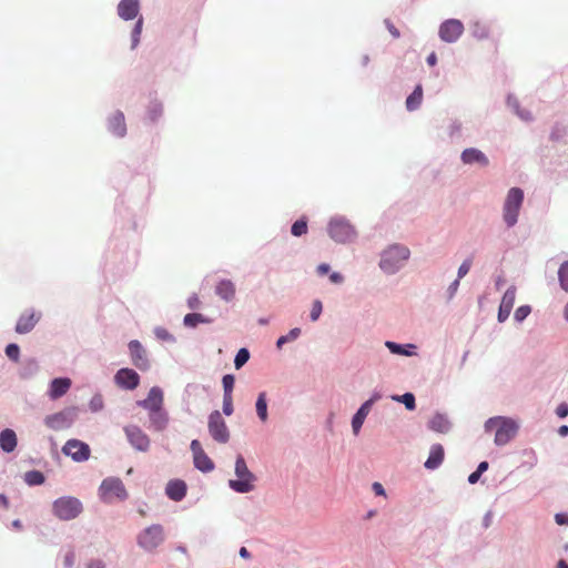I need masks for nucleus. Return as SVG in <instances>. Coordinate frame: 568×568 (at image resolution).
I'll list each match as a JSON object with an SVG mask.
<instances>
[{
  "mask_svg": "<svg viewBox=\"0 0 568 568\" xmlns=\"http://www.w3.org/2000/svg\"><path fill=\"white\" fill-rule=\"evenodd\" d=\"M485 428L487 432L496 429L495 444L503 446L515 437L518 425L510 418L493 417L486 422Z\"/></svg>",
  "mask_w": 568,
  "mask_h": 568,
  "instance_id": "1",
  "label": "nucleus"
},
{
  "mask_svg": "<svg viewBox=\"0 0 568 568\" xmlns=\"http://www.w3.org/2000/svg\"><path fill=\"white\" fill-rule=\"evenodd\" d=\"M235 475L237 479L229 481L230 487L236 493H248L254 489L255 476L247 468L246 462L242 455L236 457Z\"/></svg>",
  "mask_w": 568,
  "mask_h": 568,
  "instance_id": "2",
  "label": "nucleus"
},
{
  "mask_svg": "<svg viewBox=\"0 0 568 568\" xmlns=\"http://www.w3.org/2000/svg\"><path fill=\"white\" fill-rule=\"evenodd\" d=\"M524 201V192L519 187H511L506 196L503 217L508 227L517 223L519 211Z\"/></svg>",
  "mask_w": 568,
  "mask_h": 568,
  "instance_id": "3",
  "label": "nucleus"
},
{
  "mask_svg": "<svg viewBox=\"0 0 568 568\" xmlns=\"http://www.w3.org/2000/svg\"><path fill=\"white\" fill-rule=\"evenodd\" d=\"M409 257V250L405 246L393 245L384 251L379 266L387 273L396 272Z\"/></svg>",
  "mask_w": 568,
  "mask_h": 568,
  "instance_id": "4",
  "label": "nucleus"
},
{
  "mask_svg": "<svg viewBox=\"0 0 568 568\" xmlns=\"http://www.w3.org/2000/svg\"><path fill=\"white\" fill-rule=\"evenodd\" d=\"M99 495L104 503L109 504L128 498V491L123 481L116 477L105 478L100 485Z\"/></svg>",
  "mask_w": 568,
  "mask_h": 568,
  "instance_id": "5",
  "label": "nucleus"
},
{
  "mask_svg": "<svg viewBox=\"0 0 568 568\" xmlns=\"http://www.w3.org/2000/svg\"><path fill=\"white\" fill-rule=\"evenodd\" d=\"M52 510L59 519L71 520L81 514L82 504L75 497H61L53 503Z\"/></svg>",
  "mask_w": 568,
  "mask_h": 568,
  "instance_id": "6",
  "label": "nucleus"
},
{
  "mask_svg": "<svg viewBox=\"0 0 568 568\" xmlns=\"http://www.w3.org/2000/svg\"><path fill=\"white\" fill-rule=\"evenodd\" d=\"M163 540L164 532L161 525H152L145 528L138 537L139 546L148 551L154 550Z\"/></svg>",
  "mask_w": 568,
  "mask_h": 568,
  "instance_id": "7",
  "label": "nucleus"
},
{
  "mask_svg": "<svg viewBox=\"0 0 568 568\" xmlns=\"http://www.w3.org/2000/svg\"><path fill=\"white\" fill-rule=\"evenodd\" d=\"M209 433L212 438L221 444H226L230 439V430L224 418L219 410H214L209 416Z\"/></svg>",
  "mask_w": 568,
  "mask_h": 568,
  "instance_id": "8",
  "label": "nucleus"
},
{
  "mask_svg": "<svg viewBox=\"0 0 568 568\" xmlns=\"http://www.w3.org/2000/svg\"><path fill=\"white\" fill-rule=\"evenodd\" d=\"M62 453L71 457L74 462L81 463L90 458V447L79 439H69L62 447Z\"/></svg>",
  "mask_w": 568,
  "mask_h": 568,
  "instance_id": "9",
  "label": "nucleus"
},
{
  "mask_svg": "<svg viewBox=\"0 0 568 568\" xmlns=\"http://www.w3.org/2000/svg\"><path fill=\"white\" fill-rule=\"evenodd\" d=\"M329 236L339 243L352 241L355 232L352 225L344 220H332L328 225Z\"/></svg>",
  "mask_w": 568,
  "mask_h": 568,
  "instance_id": "10",
  "label": "nucleus"
},
{
  "mask_svg": "<svg viewBox=\"0 0 568 568\" xmlns=\"http://www.w3.org/2000/svg\"><path fill=\"white\" fill-rule=\"evenodd\" d=\"M464 32V24L457 19H449L439 27V37L445 42H455Z\"/></svg>",
  "mask_w": 568,
  "mask_h": 568,
  "instance_id": "11",
  "label": "nucleus"
},
{
  "mask_svg": "<svg viewBox=\"0 0 568 568\" xmlns=\"http://www.w3.org/2000/svg\"><path fill=\"white\" fill-rule=\"evenodd\" d=\"M124 433L130 444L140 452H146L150 447L149 436L138 426L130 425L124 427Z\"/></svg>",
  "mask_w": 568,
  "mask_h": 568,
  "instance_id": "12",
  "label": "nucleus"
},
{
  "mask_svg": "<svg viewBox=\"0 0 568 568\" xmlns=\"http://www.w3.org/2000/svg\"><path fill=\"white\" fill-rule=\"evenodd\" d=\"M191 450L193 454L194 466L203 471L209 473L214 469V463L212 459L205 454L202 448L201 443L197 439H193L191 442Z\"/></svg>",
  "mask_w": 568,
  "mask_h": 568,
  "instance_id": "13",
  "label": "nucleus"
},
{
  "mask_svg": "<svg viewBox=\"0 0 568 568\" xmlns=\"http://www.w3.org/2000/svg\"><path fill=\"white\" fill-rule=\"evenodd\" d=\"M74 414L71 409L58 412L52 415H48L44 418V424L47 427L53 430H61L71 426L73 422Z\"/></svg>",
  "mask_w": 568,
  "mask_h": 568,
  "instance_id": "14",
  "label": "nucleus"
},
{
  "mask_svg": "<svg viewBox=\"0 0 568 568\" xmlns=\"http://www.w3.org/2000/svg\"><path fill=\"white\" fill-rule=\"evenodd\" d=\"M129 352L131 362L136 368L140 371H146L150 367L146 351L139 341L133 339L129 343Z\"/></svg>",
  "mask_w": 568,
  "mask_h": 568,
  "instance_id": "15",
  "label": "nucleus"
},
{
  "mask_svg": "<svg viewBox=\"0 0 568 568\" xmlns=\"http://www.w3.org/2000/svg\"><path fill=\"white\" fill-rule=\"evenodd\" d=\"M114 382L121 388L133 390L140 384V376L134 369L121 368L116 372Z\"/></svg>",
  "mask_w": 568,
  "mask_h": 568,
  "instance_id": "16",
  "label": "nucleus"
},
{
  "mask_svg": "<svg viewBox=\"0 0 568 568\" xmlns=\"http://www.w3.org/2000/svg\"><path fill=\"white\" fill-rule=\"evenodd\" d=\"M163 390L158 386H153L149 390L146 398L139 400L138 405L150 413L163 408Z\"/></svg>",
  "mask_w": 568,
  "mask_h": 568,
  "instance_id": "17",
  "label": "nucleus"
},
{
  "mask_svg": "<svg viewBox=\"0 0 568 568\" xmlns=\"http://www.w3.org/2000/svg\"><path fill=\"white\" fill-rule=\"evenodd\" d=\"M40 320V314L34 311L24 312L18 320L16 332L18 334H27L31 332Z\"/></svg>",
  "mask_w": 568,
  "mask_h": 568,
  "instance_id": "18",
  "label": "nucleus"
},
{
  "mask_svg": "<svg viewBox=\"0 0 568 568\" xmlns=\"http://www.w3.org/2000/svg\"><path fill=\"white\" fill-rule=\"evenodd\" d=\"M515 298H516V288L514 286L509 287L503 298H501V302H500V305H499V311H498V321L499 322H505L513 307H514V303H515Z\"/></svg>",
  "mask_w": 568,
  "mask_h": 568,
  "instance_id": "19",
  "label": "nucleus"
},
{
  "mask_svg": "<svg viewBox=\"0 0 568 568\" xmlns=\"http://www.w3.org/2000/svg\"><path fill=\"white\" fill-rule=\"evenodd\" d=\"M379 398L378 395H374L372 398H369L368 400H366L361 407L359 409L357 410V413L354 415L353 419H352V428H353V432L355 435L358 434L366 416L368 415V413L371 412V408L374 404L375 400H377Z\"/></svg>",
  "mask_w": 568,
  "mask_h": 568,
  "instance_id": "20",
  "label": "nucleus"
},
{
  "mask_svg": "<svg viewBox=\"0 0 568 568\" xmlns=\"http://www.w3.org/2000/svg\"><path fill=\"white\" fill-rule=\"evenodd\" d=\"M165 493L170 499L180 501L186 495V485L180 479L170 480L166 485Z\"/></svg>",
  "mask_w": 568,
  "mask_h": 568,
  "instance_id": "21",
  "label": "nucleus"
},
{
  "mask_svg": "<svg viewBox=\"0 0 568 568\" xmlns=\"http://www.w3.org/2000/svg\"><path fill=\"white\" fill-rule=\"evenodd\" d=\"M139 13V0H121L118 14L124 20H132Z\"/></svg>",
  "mask_w": 568,
  "mask_h": 568,
  "instance_id": "22",
  "label": "nucleus"
},
{
  "mask_svg": "<svg viewBox=\"0 0 568 568\" xmlns=\"http://www.w3.org/2000/svg\"><path fill=\"white\" fill-rule=\"evenodd\" d=\"M462 161L465 164L478 163L481 166H487L489 164L487 156L480 150L474 148H469L463 151Z\"/></svg>",
  "mask_w": 568,
  "mask_h": 568,
  "instance_id": "23",
  "label": "nucleus"
},
{
  "mask_svg": "<svg viewBox=\"0 0 568 568\" xmlns=\"http://www.w3.org/2000/svg\"><path fill=\"white\" fill-rule=\"evenodd\" d=\"M445 452L440 444H435L430 447L429 456L425 462L424 466L427 469H436L444 460Z\"/></svg>",
  "mask_w": 568,
  "mask_h": 568,
  "instance_id": "24",
  "label": "nucleus"
},
{
  "mask_svg": "<svg viewBox=\"0 0 568 568\" xmlns=\"http://www.w3.org/2000/svg\"><path fill=\"white\" fill-rule=\"evenodd\" d=\"M71 387V379L70 378H54L51 382L50 389H49V396L52 399H58Z\"/></svg>",
  "mask_w": 568,
  "mask_h": 568,
  "instance_id": "25",
  "label": "nucleus"
},
{
  "mask_svg": "<svg viewBox=\"0 0 568 568\" xmlns=\"http://www.w3.org/2000/svg\"><path fill=\"white\" fill-rule=\"evenodd\" d=\"M150 426L156 432H162L169 424L168 413L161 408L149 413Z\"/></svg>",
  "mask_w": 568,
  "mask_h": 568,
  "instance_id": "26",
  "label": "nucleus"
},
{
  "mask_svg": "<svg viewBox=\"0 0 568 568\" xmlns=\"http://www.w3.org/2000/svg\"><path fill=\"white\" fill-rule=\"evenodd\" d=\"M235 285L230 280H221L215 286V293L222 300L230 302L235 297Z\"/></svg>",
  "mask_w": 568,
  "mask_h": 568,
  "instance_id": "27",
  "label": "nucleus"
},
{
  "mask_svg": "<svg viewBox=\"0 0 568 568\" xmlns=\"http://www.w3.org/2000/svg\"><path fill=\"white\" fill-rule=\"evenodd\" d=\"M109 128L116 136H124L126 133L124 114L120 111L115 112L109 120Z\"/></svg>",
  "mask_w": 568,
  "mask_h": 568,
  "instance_id": "28",
  "label": "nucleus"
},
{
  "mask_svg": "<svg viewBox=\"0 0 568 568\" xmlns=\"http://www.w3.org/2000/svg\"><path fill=\"white\" fill-rule=\"evenodd\" d=\"M0 446L7 453H11L14 450V448L17 447V436L12 429L7 428L1 432Z\"/></svg>",
  "mask_w": 568,
  "mask_h": 568,
  "instance_id": "29",
  "label": "nucleus"
},
{
  "mask_svg": "<svg viewBox=\"0 0 568 568\" xmlns=\"http://www.w3.org/2000/svg\"><path fill=\"white\" fill-rule=\"evenodd\" d=\"M428 427L437 433H447L449 430L450 423L444 415L436 414L430 418Z\"/></svg>",
  "mask_w": 568,
  "mask_h": 568,
  "instance_id": "30",
  "label": "nucleus"
},
{
  "mask_svg": "<svg viewBox=\"0 0 568 568\" xmlns=\"http://www.w3.org/2000/svg\"><path fill=\"white\" fill-rule=\"evenodd\" d=\"M423 101V88L418 84L406 99V108L408 111L417 110Z\"/></svg>",
  "mask_w": 568,
  "mask_h": 568,
  "instance_id": "31",
  "label": "nucleus"
},
{
  "mask_svg": "<svg viewBox=\"0 0 568 568\" xmlns=\"http://www.w3.org/2000/svg\"><path fill=\"white\" fill-rule=\"evenodd\" d=\"M200 323L209 324L211 320L201 313H189L183 318V324L187 327H196Z\"/></svg>",
  "mask_w": 568,
  "mask_h": 568,
  "instance_id": "32",
  "label": "nucleus"
},
{
  "mask_svg": "<svg viewBox=\"0 0 568 568\" xmlns=\"http://www.w3.org/2000/svg\"><path fill=\"white\" fill-rule=\"evenodd\" d=\"M255 407H256V413H257L258 418L262 422H266L267 420L266 393L262 392L258 394Z\"/></svg>",
  "mask_w": 568,
  "mask_h": 568,
  "instance_id": "33",
  "label": "nucleus"
},
{
  "mask_svg": "<svg viewBox=\"0 0 568 568\" xmlns=\"http://www.w3.org/2000/svg\"><path fill=\"white\" fill-rule=\"evenodd\" d=\"M26 481L29 485H41L44 483V475L38 470H31L26 473Z\"/></svg>",
  "mask_w": 568,
  "mask_h": 568,
  "instance_id": "34",
  "label": "nucleus"
},
{
  "mask_svg": "<svg viewBox=\"0 0 568 568\" xmlns=\"http://www.w3.org/2000/svg\"><path fill=\"white\" fill-rule=\"evenodd\" d=\"M558 277L561 288L568 292V261L564 262L559 267Z\"/></svg>",
  "mask_w": 568,
  "mask_h": 568,
  "instance_id": "35",
  "label": "nucleus"
},
{
  "mask_svg": "<svg viewBox=\"0 0 568 568\" xmlns=\"http://www.w3.org/2000/svg\"><path fill=\"white\" fill-rule=\"evenodd\" d=\"M291 232L294 236H302L307 232V222L304 219L297 220L293 223Z\"/></svg>",
  "mask_w": 568,
  "mask_h": 568,
  "instance_id": "36",
  "label": "nucleus"
},
{
  "mask_svg": "<svg viewBox=\"0 0 568 568\" xmlns=\"http://www.w3.org/2000/svg\"><path fill=\"white\" fill-rule=\"evenodd\" d=\"M300 334L301 329L298 327L291 329L287 335H283L277 339L276 346L281 348L283 344L296 339L300 336Z\"/></svg>",
  "mask_w": 568,
  "mask_h": 568,
  "instance_id": "37",
  "label": "nucleus"
},
{
  "mask_svg": "<svg viewBox=\"0 0 568 568\" xmlns=\"http://www.w3.org/2000/svg\"><path fill=\"white\" fill-rule=\"evenodd\" d=\"M394 399L402 402L405 405V407L409 410L415 409V396L412 393H406L402 396H396L394 397Z\"/></svg>",
  "mask_w": 568,
  "mask_h": 568,
  "instance_id": "38",
  "label": "nucleus"
},
{
  "mask_svg": "<svg viewBox=\"0 0 568 568\" xmlns=\"http://www.w3.org/2000/svg\"><path fill=\"white\" fill-rule=\"evenodd\" d=\"M250 358V353L246 348H241L235 358H234V365H235V368L239 369L241 368L244 364H246V362L248 361Z\"/></svg>",
  "mask_w": 568,
  "mask_h": 568,
  "instance_id": "39",
  "label": "nucleus"
},
{
  "mask_svg": "<svg viewBox=\"0 0 568 568\" xmlns=\"http://www.w3.org/2000/svg\"><path fill=\"white\" fill-rule=\"evenodd\" d=\"M235 378L233 375L227 374L222 378V384L224 388V395H232L234 388Z\"/></svg>",
  "mask_w": 568,
  "mask_h": 568,
  "instance_id": "40",
  "label": "nucleus"
},
{
  "mask_svg": "<svg viewBox=\"0 0 568 568\" xmlns=\"http://www.w3.org/2000/svg\"><path fill=\"white\" fill-rule=\"evenodd\" d=\"M142 24H143V19L140 18L134 28H133V31H132V48H135L139 42H140V36H141V32H142Z\"/></svg>",
  "mask_w": 568,
  "mask_h": 568,
  "instance_id": "41",
  "label": "nucleus"
},
{
  "mask_svg": "<svg viewBox=\"0 0 568 568\" xmlns=\"http://www.w3.org/2000/svg\"><path fill=\"white\" fill-rule=\"evenodd\" d=\"M6 355L13 362H18L20 358V348L17 344L12 343L6 347Z\"/></svg>",
  "mask_w": 568,
  "mask_h": 568,
  "instance_id": "42",
  "label": "nucleus"
},
{
  "mask_svg": "<svg viewBox=\"0 0 568 568\" xmlns=\"http://www.w3.org/2000/svg\"><path fill=\"white\" fill-rule=\"evenodd\" d=\"M223 413L226 416H231L233 414V397H232V395L223 396Z\"/></svg>",
  "mask_w": 568,
  "mask_h": 568,
  "instance_id": "43",
  "label": "nucleus"
},
{
  "mask_svg": "<svg viewBox=\"0 0 568 568\" xmlns=\"http://www.w3.org/2000/svg\"><path fill=\"white\" fill-rule=\"evenodd\" d=\"M530 306L528 305H524V306H520L518 307L516 311H515V320L518 321V322H521L524 321L530 313Z\"/></svg>",
  "mask_w": 568,
  "mask_h": 568,
  "instance_id": "44",
  "label": "nucleus"
},
{
  "mask_svg": "<svg viewBox=\"0 0 568 568\" xmlns=\"http://www.w3.org/2000/svg\"><path fill=\"white\" fill-rule=\"evenodd\" d=\"M322 310H323V306H322V302L316 300L314 303H313V306H312V310H311V314H310V317L313 322L317 321L321 313H322Z\"/></svg>",
  "mask_w": 568,
  "mask_h": 568,
  "instance_id": "45",
  "label": "nucleus"
},
{
  "mask_svg": "<svg viewBox=\"0 0 568 568\" xmlns=\"http://www.w3.org/2000/svg\"><path fill=\"white\" fill-rule=\"evenodd\" d=\"M386 346L393 354L410 355V353L406 352L402 345L394 342H386Z\"/></svg>",
  "mask_w": 568,
  "mask_h": 568,
  "instance_id": "46",
  "label": "nucleus"
},
{
  "mask_svg": "<svg viewBox=\"0 0 568 568\" xmlns=\"http://www.w3.org/2000/svg\"><path fill=\"white\" fill-rule=\"evenodd\" d=\"M186 304H187V307H189L190 310H197V308H200V306H201L202 302H201V300H200V297H199V295H197V294H192V295L187 298Z\"/></svg>",
  "mask_w": 568,
  "mask_h": 568,
  "instance_id": "47",
  "label": "nucleus"
},
{
  "mask_svg": "<svg viewBox=\"0 0 568 568\" xmlns=\"http://www.w3.org/2000/svg\"><path fill=\"white\" fill-rule=\"evenodd\" d=\"M471 266V260L468 258L462 263V265L458 268V278L464 277L470 270Z\"/></svg>",
  "mask_w": 568,
  "mask_h": 568,
  "instance_id": "48",
  "label": "nucleus"
},
{
  "mask_svg": "<svg viewBox=\"0 0 568 568\" xmlns=\"http://www.w3.org/2000/svg\"><path fill=\"white\" fill-rule=\"evenodd\" d=\"M385 26L388 30V32L395 38H399L400 33L399 30L394 26V23L390 20H385Z\"/></svg>",
  "mask_w": 568,
  "mask_h": 568,
  "instance_id": "49",
  "label": "nucleus"
},
{
  "mask_svg": "<svg viewBox=\"0 0 568 568\" xmlns=\"http://www.w3.org/2000/svg\"><path fill=\"white\" fill-rule=\"evenodd\" d=\"M74 561H75V555L73 551H69L65 556H64V560H63V564L65 567H72L74 565Z\"/></svg>",
  "mask_w": 568,
  "mask_h": 568,
  "instance_id": "50",
  "label": "nucleus"
},
{
  "mask_svg": "<svg viewBox=\"0 0 568 568\" xmlns=\"http://www.w3.org/2000/svg\"><path fill=\"white\" fill-rule=\"evenodd\" d=\"M556 413L560 418L566 417L568 415V405L566 403H561L557 407Z\"/></svg>",
  "mask_w": 568,
  "mask_h": 568,
  "instance_id": "51",
  "label": "nucleus"
},
{
  "mask_svg": "<svg viewBox=\"0 0 568 568\" xmlns=\"http://www.w3.org/2000/svg\"><path fill=\"white\" fill-rule=\"evenodd\" d=\"M555 520L558 525H568V515L567 514H557L555 516Z\"/></svg>",
  "mask_w": 568,
  "mask_h": 568,
  "instance_id": "52",
  "label": "nucleus"
},
{
  "mask_svg": "<svg viewBox=\"0 0 568 568\" xmlns=\"http://www.w3.org/2000/svg\"><path fill=\"white\" fill-rule=\"evenodd\" d=\"M87 568H105V565L100 559H94L88 562Z\"/></svg>",
  "mask_w": 568,
  "mask_h": 568,
  "instance_id": "53",
  "label": "nucleus"
},
{
  "mask_svg": "<svg viewBox=\"0 0 568 568\" xmlns=\"http://www.w3.org/2000/svg\"><path fill=\"white\" fill-rule=\"evenodd\" d=\"M162 113V105L161 104H156L154 105V109H152L150 111V118L152 120H155L158 115H160Z\"/></svg>",
  "mask_w": 568,
  "mask_h": 568,
  "instance_id": "54",
  "label": "nucleus"
},
{
  "mask_svg": "<svg viewBox=\"0 0 568 568\" xmlns=\"http://www.w3.org/2000/svg\"><path fill=\"white\" fill-rule=\"evenodd\" d=\"M329 280L334 284H339L343 282L344 277L342 274L334 272L329 275Z\"/></svg>",
  "mask_w": 568,
  "mask_h": 568,
  "instance_id": "55",
  "label": "nucleus"
},
{
  "mask_svg": "<svg viewBox=\"0 0 568 568\" xmlns=\"http://www.w3.org/2000/svg\"><path fill=\"white\" fill-rule=\"evenodd\" d=\"M91 406L93 410H98L102 407V398L100 396L94 397L91 400Z\"/></svg>",
  "mask_w": 568,
  "mask_h": 568,
  "instance_id": "56",
  "label": "nucleus"
},
{
  "mask_svg": "<svg viewBox=\"0 0 568 568\" xmlns=\"http://www.w3.org/2000/svg\"><path fill=\"white\" fill-rule=\"evenodd\" d=\"M328 272H329V265L328 264L323 263V264H320L317 266L318 275L323 276V275L327 274Z\"/></svg>",
  "mask_w": 568,
  "mask_h": 568,
  "instance_id": "57",
  "label": "nucleus"
},
{
  "mask_svg": "<svg viewBox=\"0 0 568 568\" xmlns=\"http://www.w3.org/2000/svg\"><path fill=\"white\" fill-rule=\"evenodd\" d=\"M480 476L481 475L477 470H475L468 476V481L470 484H476L479 480Z\"/></svg>",
  "mask_w": 568,
  "mask_h": 568,
  "instance_id": "58",
  "label": "nucleus"
},
{
  "mask_svg": "<svg viewBox=\"0 0 568 568\" xmlns=\"http://www.w3.org/2000/svg\"><path fill=\"white\" fill-rule=\"evenodd\" d=\"M373 490L375 491L376 495H385V490H384L382 484H379V483L373 484Z\"/></svg>",
  "mask_w": 568,
  "mask_h": 568,
  "instance_id": "59",
  "label": "nucleus"
},
{
  "mask_svg": "<svg viewBox=\"0 0 568 568\" xmlns=\"http://www.w3.org/2000/svg\"><path fill=\"white\" fill-rule=\"evenodd\" d=\"M427 63H428L430 67H434V65L437 63V57H436L435 52H432V53L427 57Z\"/></svg>",
  "mask_w": 568,
  "mask_h": 568,
  "instance_id": "60",
  "label": "nucleus"
},
{
  "mask_svg": "<svg viewBox=\"0 0 568 568\" xmlns=\"http://www.w3.org/2000/svg\"><path fill=\"white\" fill-rule=\"evenodd\" d=\"M488 469V463L487 462H481L478 467H477V471L481 475L484 471H486Z\"/></svg>",
  "mask_w": 568,
  "mask_h": 568,
  "instance_id": "61",
  "label": "nucleus"
},
{
  "mask_svg": "<svg viewBox=\"0 0 568 568\" xmlns=\"http://www.w3.org/2000/svg\"><path fill=\"white\" fill-rule=\"evenodd\" d=\"M458 286H459V278L455 280V281L450 284V286H449L450 295H453V294L457 291Z\"/></svg>",
  "mask_w": 568,
  "mask_h": 568,
  "instance_id": "62",
  "label": "nucleus"
},
{
  "mask_svg": "<svg viewBox=\"0 0 568 568\" xmlns=\"http://www.w3.org/2000/svg\"><path fill=\"white\" fill-rule=\"evenodd\" d=\"M239 554L244 559L251 558V554L248 552V550L245 547L240 548Z\"/></svg>",
  "mask_w": 568,
  "mask_h": 568,
  "instance_id": "63",
  "label": "nucleus"
},
{
  "mask_svg": "<svg viewBox=\"0 0 568 568\" xmlns=\"http://www.w3.org/2000/svg\"><path fill=\"white\" fill-rule=\"evenodd\" d=\"M558 434L560 436H567L568 435V426L567 425L560 426L558 429Z\"/></svg>",
  "mask_w": 568,
  "mask_h": 568,
  "instance_id": "64",
  "label": "nucleus"
}]
</instances>
